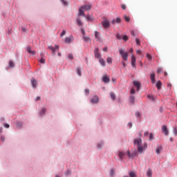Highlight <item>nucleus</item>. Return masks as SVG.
I'll list each match as a JSON object with an SVG mask.
<instances>
[{"label": "nucleus", "mask_w": 177, "mask_h": 177, "mask_svg": "<svg viewBox=\"0 0 177 177\" xmlns=\"http://www.w3.org/2000/svg\"><path fill=\"white\" fill-rule=\"evenodd\" d=\"M92 8V5L91 3L85 4L79 8V12L78 16H83V17H85V12L88 10H91Z\"/></svg>", "instance_id": "f257e3e1"}, {"label": "nucleus", "mask_w": 177, "mask_h": 177, "mask_svg": "<svg viewBox=\"0 0 177 177\" xmlns=\"http://www.w3.org/2000/svg\"><path fill=\"white\" fill-rule=\"evenodd\" d=\"M119 53H120V56H122V57L124 62H128V52H125V50H124V49L120 48Z\"/></svg>", "instance_id": "f03ea898"}, {"label": "nucleus", "mask_w": 177, "mask_h": 177, "mask_svg": "<svg viewBox=\"0 0 177 177\" xmlns=\"http://www.w3.org/2000/svg\"><path fill=\"white\" fill-rule=\"evenodd\" d=\"M103 28H110V21L104 18L102 21Z\"/></svg>", "instance_id": "7ed1b4c3"}, {"label": "nucleus", "mask_w": 177, "mask_h": 177, "mask_svg": "<svg viewBox=\"0 0 177 177\" xmlns=\"http://www.w3.org/2000/svg\"><path fill=\"white\" fill-rule=\"evenodd\" d=\"M137 149L138 153H140V154H142V153H143V151H145V150L147 149V144L144 143L143 145H141V146L137 147Z\"/></svg>", "instance_id": "20e7f679"}, {"label": "nucleus", "mask_w": 177, "mask_h": 177, "mask_svg": "<svg viewBox=\"0 0 177 177\" xmlns=\"http://www.w3.org/2000/svg\"><path fill=\"white\" fill-rule=\"evenodd\" d=\"M48 49H50V50H52V53L53 55H55V53H56V50H59V45H55V47L54 48L53 46H48Z\"/></svg>", "instance_id": "39448f33"}, {"label": "nucleus", "mask_w": 177, "mask_h": 177, "mask_svg": "<svg viewBox=\"0 0 177 177\" xmlns=\"http://www.w3.org/2000/svg\"><path fill=\"white\" fill-rule=\"evenodd\" d=\"M133 143L136 145L137 147H139L142 145V138H135Z\"/></svg>", "instance_id": "423d86ee"}, {"label": "nucleus", "mask_w": 177, "mask_h": 177, "mask_svg": "<svg viewBox=\"0 0 177 177\" xmlns=\"http://www.w3.org/2000/svg\"><path fill=\"white\" fill-rule=\"evenodd\" d=\"M94 56L96 59L102 58L100 53H99V48H96L94 50Z\"/></svg>", "instance_id": "0eeeda50"}, {"label": "nucleus", "mask_w": 177, "mask_h": 177, "mask_svg": "<svg viewBox=\"0 0 177 177\" xmlns=\"http://www.w3.org/2000/svg\"><path fill=\"white\" fill-rule=\"evenodd\" d=\"M131 66L133 67V68H136V58L135 56L131 55Z\"/></svg>", "instance_id": "6e6552de"}, {"label": "nucleus", "mask_w": 177, "mask_h": 177, "mask_svg": "<svg viewBox=\"0 0 177 177\" xmlns=\"http://www.w3.org/2000/svg\"><path fill=\"white\" fill-rule=\"evenodd\" d=\"M91 102L94 104L96 103H99V97H97V95L94 96L93 98H91Z\"/></svg>", "instance_id": "1a4fd4ad"}, {"label": "nucleus", "mask_w": 177, "mask_h": 177, "mask_svg": "<svg viewBox=\"0 0 177 177\" xmlns=\"http://www.w3.org/2000/svg\"><path fill=\"white\" fill-rule=\"evenodd\" d=\"M133 84L134 86H136V88H137V91L138 92V91L140 90V82H139L138 81H133Z\"/></svg>", "instance_id": "9d476101"}, {"label": "nucleus", "mask_w": 177, "mask_h": 177, "mask_svg": "<svg viewBox=\"0 0 177 177\" xmlns=\"http://www.w3.org/2000/svg\"><path fill=\"white\" fill-rule=\"evenodd\" d=\"M111 23L113 25L115 24V23L120 24V23H121V18L117 17L116 19H113Z\"/></svg>", "instance_id": "9b49d317"}, {"label": "nucleus", "mask_w": 177, "mask_h": 177, "mask_svg": "<svg viewBox=\"0 0 177 177\" xmlns=\"http://www.w3.org/2000/svg\"><path fill=\"white\" fill-rule=\"evenodd\" d=\"M76 21H77V26H79V27H82L84 26V23L81 20V18L77 17L76 19Z\"/></svg>", "instance_id": "f8f14e48"}, {"label": "nucleus", "mask_w": 177, "mask_h": 177, "mask_svg": "<svg viewBox=\"0 0 177 177\" xmlns=\"http://www.w3.org/2000/svg\"><path fill=\"white\" fill-rule=\"evenodd\" d=\"M162 131L164 132L165 136H167L168 135V128L165 125H162Z\"/></svg>", "instance_id": "ddd939ff"}, {"label": "nucleus", "mask_w": 177, "mask_h": 177, "mask_svg": "<svg viewBox=\"0 0 177 177\" xmlns=\"http://www.w3.org/2000/svg\"><path fill=\"white\" fill-rule=\"evenodd\" d=\"M162 151V146L158 145L156 149V153L160 154Z\"/></svg>", "instance_id": "4468645a"}, {"label": "nucleus", "mask_w": 177, "mask_h": 177, "mask_svg": "<svg viewBox=\"0 0 177 177\" xmlns=\"http://www.w3.org/2000/svg\"><path fill=\"white\" fill-rule=\"evenodd\" d=\"M150 78L152 84H155L156 82V75L154 73H151Z\"/></svg>", "instance_id": "2eb2a0df"}, {"label": "nucleus", "mask_w": 177, "mask_h": 177, "mask_svg": "<svg viewBox=\"0 0 177 177\" xmlns=\"http://www.w3.org/2000/svg\"><path fill=\"white\" fill-rule=\"evenodd\" d=\"M82 38H83L84 42H92V39H91V37H89L88 36H83Z\"/></svg>", "instance_id": "dca6fc26"}, {"label": "nucleus", "mask_w": 177, "mask_h": 177, "mask_svg": "<svg viewBox=\"0 0 177 177\" xmlns=\"http://www.w3.org/2000/svg\"><path fill=\"white\" fill-rule=\"evenodd\" d=\"M95 37L96 38V39H97L98 41H101L102 39L100 38V33L97 31H95Z\"/></svg>", "instance_id": "f3484780"}, {"label": "nucleus", "mask_w": 177, "mask_h": 177, "mask_svg": "<svg viewBox=\"0 0 177 177\" xmlns=\"http://www.w3.org/2000/svg\"><path fill=\"white\" fill-rule=\"evenodd\" d=\"M102 81L106 84H108V82H110V77L105 75L102 77Z\"/></svg>", "instance_id": "a211bd4d"}, {"label": "nucleus", "mask_w": 177, "mask_h": 177, "mask_svg": "<svg viewBox=\"0 0 177 177\" xmlns=\"http://www.w3.org/2000/svg\"><path fill=\"white\" fill-rule=\"evenodd\" d=\"M72 39H73V36H70L69 37H66L65 39L66 44H70Z\"/></svg>", "instance_id": "6ab92c4d"}, {"label": "nucleus", "mask_w": 177, "mask_h": 177, "mask_svg": "<svg viewBox=\"0 0 177 177\" xmlns=\"http://www.w3.org/2000/svg\"><path fill=\"white\" fill-rule=\"evenodd\" d=\"M27 51L30 55H35V51L31 50V47L30 46L27 48Z\"/></svg>", "instance_id": "aec40b11"}, {"label": "nucleus", "mask_w": 177, "mask_h": 177, "mask_svg": "<svg viewBox=\"0 0 177 177\" xmlns=\"http://www.w3.org/2000/svg\"><path fill=\"white\" fill-rule=\"evenodd\" d=\"M124 156H125V153L124 152L119 151L118 157L120 158V160H122L124 158Z\"/></svg>", "instance_id": "412c9836"}, {"label": "nucleus", "mask_w": 177, "mask_h": 177, "mask_svg": "<svg viewBox=\"0 0 177 177\" xmlns=\"http://www.w3.org/2000/svg\"><path fill=\"white\" fill-rule=\"evenodd\" d=\"M31 84L33 88H37V80L35 79H32Z\"/></svg>", "instance_id": "4be33fe9"}, {"label": "nucleus", "mask_w": 177, "mask_h": 177, "mask_svg": "<svg viewBox=\"0 0 177 177\" xmlns=\"http://www.w3.org/2000/svg\"><path fill=\"white\" fill-rule=\"evenodd\" d=\"M129 177H136V174L133 171H129Z\"/></svg>", "instance_id": "5701e85b"}, {"label": "nucleus", "mask_w": 177, "mask_h": 177, "mask_svg": "<svg viewBox=\"0 0 177 177\" xmlns=\"http://www.w3.org/2000/svg\"><path fill=\"white\" fill-rule=\"evenodd\" d=\"M153 175V173L151 172V169H149L147 171V176L148 177H151Z\"/></svg>", "instance_id": "b1692460"}, {"label": "nucleus", "mask_w": 177, "mask_h": 177, "mask_svg": "<svg viewBox=\"0 0 177 177\" xmlns=\"http://www.w3.org/2000/svg\"><path fill=\"white\" fill-rule=\"evenodd\" d=\"M99 62L102 66H106V61H104V59H103L102 58H100Z\"/></svg>", "instance_id": "393cba45"}, {"label": "nucleus", "mask_w": 177, "mask_h": 177, "mask_svg": "<svg viewBox=\"0 0 177 177\" xmlns=\"http://www.w3.org/2000/svg\"><path fill=\"white\" fill-rule=\"evenodd\" d=\"M106 62L109 64H111V63H113V59L111 57H108L106 59Z\"/></svg>", "instance_id": "a878e982"}, {"label": "nucleus", "mask_w": 177, "mask_h": 177, "mask_svg": "<svg viewBox=\"0 0 177 177\" xmlns=\"http://www.w3.org/2000/svg\"><path fill=\"white\" fill-rule=\"evenodd\" d=\"M161 85H162L161 82H160V81L157 82L156 86L159 91H160V89H161Z\"/></svg>", "instance_id": "bb28decb"}, {"label": "nucleus", "mask_w": 177, "mask_h": 177, "mask_svg": "<svg viewBox=\"0 0 177 177\" xmlns=\"http://www.w3.org/2000/svg\"><path fill=\"white\" fill-rule=\"evenodd\" d=\"M130 103H131V104H133V103H135V97L133 96H130Z\"/></svg>", "instance_id": "cd10ccee"}, {"label": "nucleus", "mask_w": 177, "mask_h": 177, "mask_svg": "<svg viewBox=\"0 0 177 177\" xmlns=\"http://www.w3.org/2000/svg\"><path fill=\"white\" fill-rule=\"evenodd\" d=\"M84 17H86L87 21H92L93 20V19L89 15L85 16Z\"/></svg>", "instance_id": "c85d7f7f"}, {"label": "nucleus", "mask_w": 177, "mask_h": 177, "mask_svg": "<svg viewBox=\"0 0 177 177\" xmlns=\"http://www.w3.org/2000/svg\"><path fill=\"white\" fill-rule=\"evenodd\" d=\"M116 39H122V36L120 33L116 34Z\"/></svg>", "instance_id": "c756f323"}, {"label": "nucleus", "mask_w": 177, "mask_h": 177, "mask_svg": "<svg viewBox=\"0 0 177 177\" xmlns=\"http://www.w3.org/2000/svg\"><path fill=\"white\" fill-rule=\"evenodd\" d=\"M110 96L113 100H115V94H114V93H111Z\"/></svg>", "instance_id": "7c9ffc66"}, {"label": "nucleus", "mask_w": 177, "mask_h": 177, "mask_svg": "<svg viewBox=\"0 0 177 177\" xmlns=\"http://www.w3.org/2000/svg\"><path fill=\"white\" fill-rule=\"evenodd\" d=\"M148 99H150V100H152V102H154V95H147Z\"/></svg>", "instance_id": "2f4dec72"}, {"label": "nucleus", "mask_w": 177, "mask_h": 177, "mask_svg": "<svg viewBox=\"0 0 177 177\" xmlns=\"http://www.w3.org/2000/svg\"><path fill=\"white\" fill-rule=\"evenodd\" d=\"M81 33L82 34V37H85V29L81 28L80 29Z\"/></svg>", "instance_id": "473e14b6"}, {"label": "nucleus", "mask_w": 177, "mask_h": 177, "mask_svg": "<svg viewBox=\"0 0 177 177\" xmlns=\"http://www.w3.org/2000/svg\"><path fill=\"white\" fill-rule=\"evenodd\" d=\"M45 111H46V109L45 108L42 109L40 112V115H44V114H45Z\"/></svg>", "instance_id": "72a5a7b5"}, {"label": "nucleus", "mask_w": 177, "mask_h": 177, "mask_svg": "<svg viewBox=\"0 0 177 177\" xmlns=\"http://www.w3.org/2000/svg\"><path fill=\"white\" fill-rule=\"evenodd\" d=\"M122 39H124V41L125 42H127V41H128L129 38L127 35H124L122 37Z\"/></svg>", "instance_id": "f704fd0d"}, {"label": "nucleus", "mask_w": 177, "mask_h": 177, "mask_svg": "<svg viewBox=\"0 0 177 177\" xmlns=\"http://www.w3.org/2000/svg\"><path fill=\"white\" fill-rule=\"evenodd\" d=\"M157 73L161 74L162 73V68H158Z\"/></svg>", "instance_id": "c9c22d12"}, {"label": "nucleus", "mask_w": 177, "mask_h": 177, "mask_svg": "<svg viewBox=\"0 0 177 177\" xmlns=\"http://www.w3.org/2000/svg\"><path fill=\"white\" fill-rule=\"evenodd\" d=\"M9 67H15V64H13V62L10 61L9 62Z\"/></svg>", "instance_id": "e433bc0d"}, {"label": "nucleus", "mask_w": 177, "mask_h": 177, "mask_svg": "<svg viewBox=\"0 0 177 177\" xmlns=\"http://www.w3.org/2000/svg\"><path fill=\"white\" fill-rule=\"evenodd\" d=\"M77 73L78 75H80V77H81V75H82L81 69H80V68H77Z\"/></svg>", "instance_id": "4c0bfd02"}, {"label": "nucleus", "mask_w": 177, "mask_h": 177, "mask_svg": "<svg viewBox=\"0 0 177 177\" xmlns=\"http://www.w3.org/2000/svg\"><path fill=\"white\" fill-rule=\"evenodd\" d=\"M124 20L125 21H129L131 20V18H129V17H127V15H124Z\"/></svg>", "instance_id": "58836bf2"}, {"label": "nucleus", "mask_w": 177, "mask_h": 177, "mask_svg": "<svg viewBox=\"0 0 177 177\" xmlns=\"http://www.w3.org/2000/svg\"><path fill=\"white\" fill-rule=\"evenodd\" d=\"M147 57L148 60H151V55L147 53Z\"/></svg>", "instance_id": "ea45409f"}, {"label": "nucleus", "mask_w": 177, "mask_h": 177, "mask_svg": "<svg viewBox=\"0 0 177 177\" xmlns=\"http://www.w3.org/2000/svg\"><path fill=\"white\" fill-rule=\"evenodd\" d=\"M136 42L137 45H140V40L138 38L136 39Z\"/></svg>", "instance_id": "a19ab883"}, {"label": "nucleus", "mask_w": 177, "mask_h": 177, "mask_svg": "<svg viewBox=\"0 0 177 177\" xmlns=\"http://www.w3.org/2000/svg\"><path fill=\"white\" fill-rule=\"evenodd\" d=\"M40 63H41L42 64H45V59L44 58H41V59L39 60Z\"/></svg>", "instance_id": "79ce46f5"}, {"label": "nucleus", "mask_w": 177, "mask_h": 177, "mask_svg": "<svg viewBox=\"0 0 177 177\" xmlns=\"http://www.w3.org/2000/svg\"><path fill=\"white\" fill-rule=\"evenodd\" d=\"M68 59H70L71 60H73V59H74V57L73 56V54H69L68 55Z\"/></svg>", "instance_id": "37998d69"}, {"label": "nucleus", "mask_w": 177, "mask_h": 177, "mask_svg": "<svg viewBox=\"0 0 177 177\" xmlns=\"http://www.w3.org/2000/svg\"><path fill=\"white\" fill-rule=\"evenodd\" d=\"M121 8L122 9H123V10H125L127 9V6H125L124 4H122Z\"/></svg>", "instance_id": "c03bdc74"}, {"label": "nucleus", "mask_w": 177, "mask_h": 177, "mask_svg": "<svg viewBox=\"0 0 177 177\" xmlns=\"http://www.w3.org/2000/svg\"><path fill=\"white\" fill-rule=\"evenodd\" d=\"M130 93H131V95H135V89L131 88V91H130Z\"/></svg>", "instance_id": "a18cd8bd"}, {"label": "nucleus", "mask_w": 177, "mask_h": 177, "mask_svg": "<svg viewBox=\"0 0 177 177\" xmlns=\"http://www.w3.org/2000/svg\"><path fill=\"white\" fill-rule=\"evenodd\" d=\"M127 156L128 157H129L130 158H132V154H131V152L129 151H127Z\"/></svg>", "instance_id": "49530a36"}, {"label": "nucleus", "mask_w": 177, "mask_h": 177, "mask_svg": "<svg viewBox=\"0 0 177 177\" xmlns=\"http://www.w3.org/2000/svg\"><path fill=\"white\" fill-rule=\"evenodd\" d=\"M153 134H152V133H151L149 134V140H153Z\"/></svg>", "instance_id": "de8ad7c7"}, {"label": "nucleus", "mask_w": 177, "mask_h": 177, "mask_svg": "<svg viewBox=\"0 0 177 177\" xmlns=\"http://www.w3.org/2000/svg\"><path fill=\"white\" fill-rule=\"evenodd\" d=\"M65 34H66V30H63L62 32L60 34V37H64Z\"/></svg>", "instance_id": "09e8293b"}, {"label": "nucleus", "mask_w": 177, "mask_h": 177, "mask_svg": "<svg viewBox=\"0 0 177 177\" xmlns=\"http://www.w3.org/2000/svg\"><path fill=\"white\" fill-rule=\"evenodd\" d=\"M137 55H142V50H136Z\"/></svg>", "instance_id": "8fccbe9b"}, {"label": "nucleus", "mask_w": 177, "mask_h": 177, "mask_svg": "<svg viewBox=\"0 0 177 177\" xmlns=\"http://www.w3.org/2000/svg\"><path fill=\"white\" fill-rule=\"evenodd\" d=\"M136 117H140V113L139 111L136 112Z\"/></svg>", "instance_id": "3c124183"}, {"label": "nucleus", "mask_w": 177, "mask_h": 177, "mask_svg": "<svg viewBox=\"0 0 177 177\" xmlns=\"http://www.w3.org/2000/svg\"><path fill=\"white\" fill-rule=\"evenodd\" d=\"M102 146H103V142H101L100 144H97V147L98 149H100V147H102Z\"/></svg>", "instance_id": "603ef678"}, {"label": "nucleus", "mask_w": 177, "mask_h": 177, "mask_svg": "<svg viewBox=\"0 0 177 177\" xmlns=\"http://www.w3.org/2000/svg\"><path fill=\"white\" fill-rule=\"evenodd\" d=\"M21 30L24 32H26L27 31V28H26L25 27H22L21 28Z\"/></svg>", "instance_id": "864d4df0"}, {"label": "nucleus", "mask_w": 177, "mask_h": 177, "mask_svg": "<svg viewBox=\"0 0 177 177\" xmlns=\"http://www.w3.org/2000/svg\"><path fill=\"white\" fill-rule=\"evenodd\" d=\"M133 157H136V152H134L131 154V158H133Z\"/></svg>", "instance_id": "5fc2aeb1"}, {"label": "nucleus", "mask_w": 177, "mask_h": 177, "mask_svg": "<svg viewBox=\"0 0 177 177\" xmlns=\"http://www.w3.org/2000/svg\"><path fill=\"white\" fill-rule=\"evenodd\" d=\"M70 174H71V171H70V170H67L66 172H65V175H70Z\"/></svg>", "instance_id": "6e6d98bb"}, {"label": "nucleus", "mask_w": 177, "mask_h": 177, "mask_svg": "<svg viewBox=\"0 0 177 177\" xmlns=\"http://www.w3.org/2000/svg\"><path fill=\"white\" fill-rule=\"evenodd\" d=\"M111 176L114 175V170L113 169H111Z\"/></svg>", "instance_id": "4d7b16f0"}, {"label": "nucleus", "mask_w": 177, "mask_h": 177, "mask_svg": "<svg viewBox=\"0 0 177 177\" xmlns=\"http://www.w3.org/2000/svg\"><path fill=\"white\" fill-rule=\"evenodd\" d=\"M21 123H17V128H21Z\"/></svg>", "instance_id": "13d9d810"}, {"label": "nucleus", "mask_w": 177, "mask_h": 177, "mask_svg": "<svg viewBox=\"0 0 177 177\" xmlns=\"http://www.w3.org/2000/svg\"><path fill=\"white\" fill-rule=\"evenodd\" d=\"M174 135H177V129L176 128H175L174 129Z\"/></svg>", "instance_id": "bf43d9fd"}, {"label": "nucleus", "mask_w": 177, "mask_h": 177, "mask_svg": "<svg viewBox=\"0 0 177 177\" xmlns=\"http://www.w3.org/2000/svg\"><path fill=\"white\" fill-rule=\"evenodd\" d=\"M85 93H87V95H89V89L86 88L85 89Z\"/></svg>", "instance_id": "052dcab7"}, {"label": "nucleus", "mask_w": 177, "mask_h": 177, "mask_svg": "<svg viewBox=\"0 0 177 177\" xmlns=\"http://www.w3.org/2000/svg\"><path fill=\"white\" fill-rule=\"evenodd\" d=\"M149 135V131H145L144 133V136H148Z\"/></svg>", "instance_id": "680f3d73"}, {"label": "nucleus", "mask_w": 177, "mask_h": 177, "mask_svg": "<svg viewBox=\"0 0 177 177\" xmlns=\"http://www.w3.org/2000/svg\"><path fill=\"white\" fill-rule=\"evenodd\" d=\"M38 100H41V97H37L35 99L36 102H38Z\"/></svg>", "instance_id": "e2e57ef3"}, {"label": "nucleus", "mask_w": 177, "mask_h": 177, "mask_svg": "<svg viewBox=\"0 0 177 177\" xmlns=\"http://www.w3.org/2000/svg\"><path fill=\"white\" fill-rule=\"evenodd\" d=\"M128 126L129 127V128H132V122L128 123Z\"/></svg>", "instance_id": "0e129e2a"}, {"label": "nucleus", "mask_w": 177, "mask_h": 177, "mask_svg": "<svg viewBox=\"0 0 177 177\" xmlns=\"http://www.w3.org/2000/svg\"><path fill=\"white\" fill-rule=\"evenodd\" d=\"M131 34L133 37H135V32H133V30L131 31Z\"/></svg>", "instance_id": "69168bd1"}, {"label": "nucleus", "mask_w": 177, "mask_h": 177, "mask_svg": "<svg viewBox=\"0 0 177 177\" xmlns=\"http://www.w3.org/2000/svg\"><path fill=\"white\" fill-rule=\"evenodd\" d=\"M104 52H107V47H105L102 49Z\"/></svg>", "instance_id": "338daca9"}, {"label": "nucleus", "mask_w": 177, "mask_h": 177, "mask_svg": "<svg viewBox=\"0 0 177 177\" xmlns=\"http://www.w3.org/2000/svg\"><path fill=\"white\" fill-rule=\"evenodd\" d=\"M4 127H5V128H9V124H4Z\"/></svg>", "instance_id": "774afa93"}]
</instances>
